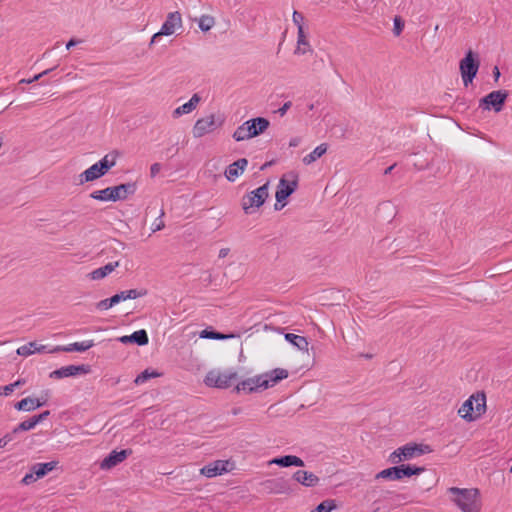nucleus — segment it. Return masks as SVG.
I'll use <instances>...</instances> for the list:
<instances>
[{"label":"nucleus","mask_w":512,"mask_h":512,"mask_svg":"<svg viewBox=\"0 0 512 512\" xmlns=\"http://www.w3.org/2000/svg\"><path fill=\"white\" fill-rule=\"evenodd\" d=\"M289 373L286 369L275 368L265 374L248 378L238 383L235 387L236 392L245 391L247 393L263 391L286 379Z\"/></svg>","instance_id":"obj_1"},{"label":"nucleus","mask_w":512,"mask_h":512,"mask_svg":"<svg viewBox=\"0 0 512 512\" xmlns=\"http://www.w3.org/2000/svg\"><path fill=\"white\" fill-rule=\"evenodd\" d=\"M448 493L452 496L451 500L462 512H479L480 501L478 499L479 490L476 488H458L450 487Z\"/></svg>","instance_id":"obj_2"},{"label":"nucleus","mask_w":512,"mask_h":512,"mask_svg":"<svg viewBox=\"0 0 512 512\" xmlns=\"http://www.w3.org/2000/svg\"><path fill=\"white\" fill-rule=\"evenodd\" d=\"M137 185L135 182L122 183L117 186L107 187L102 190L93 191L90 194L92 199L98 201H119L125 200L128 196L136 192Z\"/></svg>","instance_id":"obj_3"},{"label":"nucleus","mask_w":512,"mask_h":512,"mask_svg":"<svg viewBox=\"0 0 512 512\" xmlns=\"http://www.w3.org/2000/svg\"><path fill=\"white\" fill-rule=\"evenodd\" d=\"M270 125L264 117H256L244 122L233 133V139L237 142L244 141L262 134Z\"/></svg>","instance_id":"obj_4"},{"label":"nucleus","mask_w":512,"mask_h":512,"mask_svg":"<svg viewBox=\"0 0 512 512\" xmlns=\"http://www.w3.org/2000/svg\"><path fill=\"white\" fill-rule=\"evenodd\" d=\"M425 471L424 467H418L410 464H401L389 467L376 474V479L382 478L390 481H398L404 478H410L415 475H420Z\"/></svg>","instance_id":"obj_5"},{"label":"nucleus","mask_w":512,"mask_h":512,"mask_svg":"<svg viewBox=\"0 0 512 512\" xmlns=\"http://www.w3.org/2000/svg\"><path fill=\"white\" fill-rule=\"evenodd\" d=\"M432 452V448L427 444L408 443L399 447L389 455V462L398 464L403 460L412 459L415 456H421Z\"/></svg>","instance_id":"obj_6"},{"label":"nucleus","mask_w":512,"mask_h":512,"mask_svg":"<svg viewBox=\"0 0 512 512\" xmlns=\"http://www.w3.org/2000/svg\"><path fill=\"white\" fill-rule=\"evenodd\" d=\"M269 182H266L257 189L244 195L241 200V206L245 214H252L255 209L261 207L269 196Z\"/></svg>","instance_id":"obj_7"},{"label":"nucleus","mask_w":512,"mask_h":512,"mask_svg":"<svg viewBox=\"0 0 512 512\" xmlns=\"http://www.w3.org/2000/svg\"><path fill=\"white\" fill-rule=\"evenodd\" d=\"M479 66L480 61L478 55L472 50H468L459 63L461 77L466 87L473 82L479 70Z\"/></svg>","instance_id":"obj_8"},{"label":"nucleus","mask_w":512,"mask_h":512,"mask_svg":"<svg viewBox=\"0 0 512 512\" xmlns=\"http://www.w3.org/2000/svg\"><path fill=\"white\" fill-rule=\"evenodd\" d=\"M508 96L509 92L507 90L492 91L479 100V108L483 111L493 110L499 113L503 110Z\"/></svg>","instance_id":"obj_9"},{"label":"nucleus","mask_w":512,"mask_h":512,"mask_svg":"<svg viewBox=\"0 0 512 512\" xmlns=\"http://www.w3.org/2000/svg\"><path fill=\"white\" fill-rule=\"evenodd\" d=\"M238 379L237 372H219L217 370L209 371L205 378L204 383L209 387L226 389L232 385V382Z\"/></svg>","instance_id":"obj_10"},{"label":"nucleus","mask_w":512,"mask_h":512,"mask_svg":"<svg viewBox=\"0 0 512 512\" xmlns=\"http://www.w3.org/2000/svg\"><path fill=\"white\" fill-rule=\"evenodd\" d=\"M58 465V461H50L46 463H35L31 466L30 472L27 473L21 480V484L30 485L38 479L45 477L48 473L53 471Z\"/></svg>","instance_id":"obj_11"},{"label":"nucleus","mask_w":512,"mask_h":512,"mask_svg":"<svg viewBox=\"0 0 512 512\" xmlns=\"http://www.w3.org/2000/svg\"><path fill=\"white\" fill-rule=\"evenodd\" d=\"M181 24L182 18L178 11L169 13L165 22L162 24L160 31L152 36L149 46H152L160 36L172 35L175 32L176 27H180Z\"/></svg>","instance_id":"obj_12"},{"label":"nucleus","mask_w":512,"mask_h":512,"mask_svg":"<svg viewBox=\"0 0 512 512\" xmlns=\"http://www.w3.org/2000/svg\"><path fill=\"white\" fill-rule=\"evenodd\" d=\"M293 22L297 26V48L295 54H305L310 50V44L306 39V35L303 28L304 16L302 13L294 10Z\"/></svg>","instance_id":"obj_13"},{"label":"nucleus","mask_w":512,"mask_h":512,"mask_svg":"<svg viewBox=\"0 0 512 512\" xmlns=\"http://www.w3.org/2000/svg\"><path fill=\"white\" fill-rule=\"evenodd\" d=\"M290 175L292 177L291 181H288L285 177H282L279 181L275 194L276 201L278 203L285 201L298 188V175L294 173H291Z\"/></svg>","instance_id":"obj_14"},{"label":"nucleus","mask_w":512,"mask_h":512,"mask_svg":"<svg viewBox=\"0 0 512 512\" xmlns=\"http://www.w3.org/2000/svg\"><path fill=\"white\" fill-rule=\"evenodd\" d=\"M223 121L216 123L215 115L210 114L206 117L200 118L196 121L193 127V136L195 138H201L204 135L213 132L217 127L222 125Z\"/></svg>","instance_id":"obj_15"},{"label":"nucleus","mask_w":512,"mask_h":512,"mask_svg":"<svg viewBox=\"0 0 512 512\" xmlns=\"http://www.w3.org/2000/svg\"><path fill=\"white\" fill-rule=\"evenodd\" d=\"M90 372V366L86 364L81 365H68L52 371L49 375L52 379H62L66 377H72L81 374H88Z\"/></svg>","instance_id":"obj_16"},{"label":"nucleus","mask_w":512,"mask_h":512,"mask_svg":"<svg viewBox=\"0 0 512 512\" xmlns=\"http://www.w3.org/2000/svg\"><path fill=\"white\" fill-rule=\"evenodd\" d=\"M131 454V449H123L120 451L113 450L101 461L100 468L103 470H109L123 462Z\"/></svg>","instance_id":"obj_17"},{"label":"nucleus","mask_w":512,"mask_h":512,"mask_svg":"<svg viewBox=\"0 0 512 512\" xmlns=\"http://www.w3.org/2000/svg\"><path fill=\"white\" fill-rule=\"evenodd\" d=\"M229 464L230 463L227 460H216L213 463L205 465L201 469V474L208 478H212V477L221 475V474L229 471V468H228Z\"/></svg>","instance_id":"obj_18"},{"label":"nucleus","mask_w":512,"mask_h":512,"mask_svg":"<svg viewBox=\"0 0 512 512\" xmlns=\"http://www.w3.org/2000/svg\"><path fill=\"white\" fill-rule=\"evenodd\" d=\"M292 479L305 487H315L319 484V477L312 472L298 470L293 473Z\"/></svg>","instance_id":"obj_19"},{"label":"nucleus","mask_w":512,"mask_h":512,"mask_svg":"<svg viewBox=\"0 0 512 512\" xmlns=\"http://www.w3.org/2000/svg\"><path fill=\"white\" fill-rule=\"evenodd\" d=\"M93 346H94L93 340H85L82 342H74V343L68 344L66 346H56L53 349L49 350L48 352L49 353L72 352V351L84 352Z\"/></svg>","instance_id":"obj_20"},{"label":"nucleus","mask_w":512,"mask_h":512,"mask_svg":"<svg viewBox=\"0 0 512 512\" xmlns=\"http://www.w3.org/2000/svg\"><path fill=\"white\" fill-rule=\"evenodd\" d=\"M106 173L98 162L90 166L79 175V184L92 182L104 176Z\"/></svg>","instance_id":"obj_21"},{"label":"nucleus","mask_w":512,"mask_h":512,"mask_svg":"<svg viewBox=\"0 0 512 512\" xmlns=\"http://www.w3.org/2000/svg\"><path fill=\"white\" fill-rule=\"evenodd\" d=\"M118 341L123 344L133 343L138 346H144L148 344L149 338L146 330L141 329L133 332L131 335H124L118 338Z\"/></svg>","instance_id":"obj_22"},{"label":"nucleus","mask_w":512,"mask_h":512,"mask_svg":"<svg viewBox=\"0 0 512 512\" xmlns=\"http://www.w3.org/2000/svg\"><path fill=\"white\" fill-rule=\"evenodd\" d=\"M47 403V398L43 401L40 399L26 397L14 404V408L18 411H34L35 409L44 406Z\"/></svg>","instance_id":"obj_23"},{"label":"nucleus","mask_w":512,"mask_h":512,"mask_svg":"<svg viewBox=\"0 0 512 512\" xmlns=\"http://www.w3.org/2000/svg\"><path fill=\"white\" fill-rule=\"evenodd\" d=\"M247 165L248 160L246 158H240L230 164L225 171L227 180L231 182L235 181V179L245 170Z\"/></svg>","instance_id":"obj_24"},{"label":"nucleus","mask_w":512,"mask_h":512,"mask_svg":"<svg viewBox=\"0 0 512 512\" xmlns=\"http://www.w3.org/2000/svg\"><path fill=\"white\" fill-rule=\"evenodd\" d=\"M270 464H275L280 467H290V466H296V467H303L304 461L295 455H284L280 457L273 458L270 461Z\"/></svg>","instance_id":"obj_25"},{"label":"nucleus","mask_w":512,"mask_h":512,"mask_svg":"<svg viewBox=\"0 0 512 512\" xmlns=\"http://www.w3.org/2000/svg\"><path fill=\"white\" fill-rule=\"evenodd\" d=\"M199 101H200L199 95L194 94L188 102L184 103L183 105L177 107L174 110V112H173L174 117H179L183 114H188V113L192 112L196 108V105L199 103Z\"/></svg>","instance_id":"obj_26"},{"label":"nucleus","mask_w":512,"mask_h":512,"mask_svg":"<svg viewBox=\"0 0 512 512\" xmlns=\"http://www.w3.org/2000/svg\"><path fill=\"white\" fill-rule=\"evenodd\" d=\"M266 487L275 493H287L289 491V481L284 478H276L266 481Z\"/></svg>","instance_id":"obj_27"},{"label":"nucleus","mask_w":512,"mask_h":512,"mask_svg":"<svg viewBox=\"0 0 512 512\" xmlns=\"http://www.w3.org/2000/svg\"><path fill=\"white\" fill-rule=\"evenodd\" d=\"M474 397L471 396L469 399H467L459 408L458 414L461 418L467 420V421H473L475 420L474 416V404H473Z\"/></svg>","instance_id":"obj_28"},{"label":"nucleus","mask_w":512,"mask_h":512,"mask_svg":"<svg viewBox=\"0 0 512 512\" xmlns=\"http://www.w3.org/2000/svg\"><path fill=\"white\" fill-rule=\"evenodd\" d=\"M285 340L297 347L300 351H308V340L304 336H300L293 333H286Z\"/></svg>","instance_id":"obj_29"},{"label":"nucleus","mask_w":512,"mask_h":512,"mask_svg":"<svg viewBox=\"0 0 512 512\" xmlns=\"http://www.w3.org/2000/svg\"><path fill=\"white\" fill-rule=\"evenodd\" d=\"M119 262H110L103 267L97 268L90 273L91 279L100 280L110 274L116 267H118Z\"/></svg>","instance_id":"obj_30"},{"label":"nucleus","mask_w":512,"mask_h":512,"mask_svg":"<svg viewBox=\"0 0 512 512\" xmlns=\"http://www.w3.org/2000/svg\"><path fill=\"white\" fill-rule=\"evenodd\" d=\"M119 155V151L113 150L98 161V163L103 168L105 173H107L112 167L116 165L117 158L119 157Z\"/></svg>","instance_id":"obj_31"},{"label":"nucleus","mask_w":512,"mask_h":512,"mask_svg":"<svg viewBox=\"0 0 512 512\" xmlns=\"http://www.w3.org/2000/svg\"><path fill=\"white\" fill-rule=\"evenodd\" d=\"M46 351V346L40 345L38 346L36 342H29L23 346H20L17 349V354L20 356H29L35 352H44Z\"/></svg>","instance_id":"obj_32"},{"label":"nucleus","mask_w":512,"mask_h":512,"mask_svg":"<svg viewBox=\"0 0 512 512\" xmlns=\"http://www.w3.org/2000/svg\"><path fill=\"white\" fill-rule=\"evenodd\" d=\"M327 144L322 143L319 146H317L311 153L306 155L303 158V163L306 165H309L313 162H315L317 159H319L322 155H324L327 151Z\"/></svg>","instance_id":"obj_33"},{"label":"nucleus","mask_w":512,"mask_h":512,"mask_svg":"<svg viewBox=\"0 0 512 512\" xmlns=\"http://www.w3.org/2000/svg\"><path fill=\"white\" fill-rule=\"evenodd\" d=\"M474 397L473 401L476 402V405L474 407V416L475 419L481 416L482 413H484L486 408V397L484 393H476L472 395Z\"/></svg>","instance_id":"obj_34"},{"label":"nucleus","mask_w":512,"mask_h":512,"mask_svg":"<svg viewBox=\"0 0 512 512\" xmlns=\"http://www.w3.org/2000/svg\"><path fill=\"white\" fill-rule=\"evenodd\" d=\"M160 375L161 374L158 373L157 371L145 369L144 371H142L140 374L137 375V377L134 380V383L136 385H140V384L145 383L149 379L159 377Z\"/></svg>","instance_id":"obj_35"},{"label":"nucleus","mask_w":512,"mask_h":512,"mask_svg":"<svg viewBox=\"0 0 512 512\" xmlns=\"http://www.w3.org/2000/svg\"><path fill=\"white\" fill-rule=\"evenodd\" d=\"M215 24V20L210 15H202L199 18L198 25L201 31L207 32L209 31Z\"/></svg>","instance_id":"obj_36"},{"label":"nucleus","mask_w":512,"mask_h":512,"mask_svg":"<svg viewBox=\"0 0 512 512\" xmlns=\"http://www.w3.org/2000/svg\"><path fill=\"white\" fill-rule=\"evenodd\" d=\"M335 508L336 504L334 500H324L310 512H331Z\"/></svg>","instance_id":"obj_37"},{"label":"nucleus","mask_w":512,"mask_h":512,"mask_svg":"<svg viewBox=\"0 0 512 512\" xmlns=\"http://www.w3.org/2000/svg\"><path fill=\"white\" fill-rule=\"evenodd\" d=\"M201 338L214 339V340H223L227 339L229 336L224 335L220 332L214 330L205 329L200 333Z\"/></svg>","instance_id":"obj_38"},{"label":"nucleus","mask_w":512,"mask_h":512,"mask_svg":"<svg viewBox=\"0 0 512 512\" xmlns=\"http://www.w3.org/2000/svg\"><path fill=\"white\" fill-rule=\"evenodd\" d=\"M36 426L33 418H29L28 420H25L21 422L17 427L13 429V433H18L20 431H29L33 429Z\"/></svg>","instance_id":"obj_39"},{"label":"nucleus","mask_w":512,"mask_h":512,"mask_svg":"<svg viewBox=\"0 0 512 512\" xmlns=\"http://www.w3.org/2000/svg\"><path fill=\"white\" fill-rule=\"evenodd\" d=\"M126 299H137L146 296L148 291L146 289H130L124 291Z\"/></svg>","instance_id":"obj_40"},{"label":"nucleus","mask_w":512,"mask_h":512,"mask_svg":"<svg viewBox=\"0 0 512 512\" xmlns=\"http://www.w3.org/2000/svg\"><path fill=\"white\" fill-rule=\"evenodd\" d=\"M404 26H405V23L402 20V18L400 16H396L394 18V26H393L394 35L399 36L402 33Z\"/></svg>","instance_id":"obj_41"},{"label":"nucleus","mask_w":512,"mask_h":512,"mask_svg":"<svg viewBox=\"0 0 512 512\" xmlns=\"http://www.w3.org/2000/svg\"><path fill=\"white\" fill-rule=\"evenodd\" d=\"M114 305H115V303L112 300V298L110 297V298H106V299L99 301L96 304V308L99 310H107V309L113 307Z\"/></svg>","instance_id":"obj_42"},{"label":"nucleus","mask_w":512,"mask_h":512,"mask_svg":"<svg viewBox=\"0 0 512 512\" xmlns=\"http://www.w3.org/2000/svg\"><path fill=\"white\" fill-rule=\"evenodd\" d=\"M163 215H164V212L162 210L160 216L158 218H156V220L152 224L153 232L160 231L165 227L164 221L161 219Z\"/></svg>","instance_id":"obj_43"},{"label":"nucleus","mask_w":512,"mask_h":512,"mask_svg":"<svg viewBox=\"0 0 512 512\" xmlns=\"http://www.w3.org/2000/svg\"><path fill=\"white\" fill-rule=\"evenodd\" d=\"M49 415H50V411L46 410L38 415L32 416V418H33L35 424L37 425V424L41 423L42 421H44Z\"/></svg>","instance_id":"obj_44"},{"label":"nucleus","mask_w":512,"mask_h":512,"mask_svg":"<svg viewBox=\"0 0 512 512\" xmlns=\"http://www.w3.org/2000/svg\"><path fill=\"white\" fill-rule=\"evenodd\" d=\"M15 433L13 431L11 433H7L2 438H0V448L6 447V445L13 440V436Z\"/></svg>","instance_id":"obj_45"},{"label":"nucleus","mask_w":512,"mask_h":512,"mask_svg":"<svg viewBox=\"0 0 512 512\" xmlns=\"http://www.w3.org/2000/svg\"><path fill=\"white\" fill-rule=\"evenodd\" d=\"M15 390V387L13 386V384H8V385H5V386H2L0 387V396L1 395H9L11 394L13 391Z\"/></svg>","instance_id":"obj_46"},{"label":"nucleus","mask_w":512,"mask_h":512,"mask_svg":"<svg viewBox=\"0 0 512 512\" xmlns=\"http://www.w3.org/2000/svg\"><path fill=\"white\" fill-rule=\"evenodd\" d=\"M111 298L114 301L115 305L120 303L121 301L127 300L124 291H121V292L113 295Z\"/></svg>","instance_id":"obj_47"},{"label":"nucleus","mask_w":512,"mask_h":512,"mask_svg":"<svg viewBox=\"0 0 512 512\" xmlns=\"http://www.w3.org/2000/svg\"><path fill=\"white\" fill-rule=\"evenodd\" d=\"M292 106V102L291 101H287L283 104L282 107H280L278 110H277V113H279L281 116H284L286 114V112L290 109V107Z\"/></svg>","instance_id":"obj_48"},{"label":"nucleus","mask_w":512,"mask_h":512,"mask_svg":"<svg viewBox=\"0 0 512 512\" xmlns=\"http://www.w3.org/2000/svg\"><path fill=\"white\" fill-rule=\"evenodd\" d=\"M52 70H53V68L44 70L43 72H41V73H39V74L35 75L33 78L28 79V83H33V82H35V81L39 80V79H40V78H42L44 75H48Z\"/></svg>","instance_id":"obj_49"},{"label":"nucleus","mask_w":512,"mask_h":512,"mask_svg":"<svg viewBox=\"0 0 512 512\" xmlns=\"http://www.w3.org/2000/svg\"><path fill=\"white\" fill-rule=\"evenodd\" d=\"M161 170V164L160 163H154L150 167V174L151 177H155Z\"/></svg>","instance_id":"obj_50"},{"label":"nucleus","mask_w":512,"mask_h":512,"mask_svg":"<svg viewBox=\"0 0 512 512\" xmlns=\"http://www.w3.org/2000/svg\"><path fill=\"white\" fill-rule=\"evenodd\" d=\"M354 3L356 5V9L358 11H366V10H368V7L366 6V3L363 0H354Z\"/></svg>","instance_id":"obj_51"},{"label":"nucleus","mask_w":512,"mask_h":512,"mask_svg":"<svg viewBox=\"0 0 512 512\" xmlns=\"http://www.w3.org/2000/svg\"><path fill=\"white\" fill-rule=\"evenodd\" d=\"M82 40L81 39H75V38H71L67 43H66V48L69 50L71 49L72 47L76 46L77 44L81 43Z\"/></svg>","instance_id":"obj_52"},{"label":"nucleus","mask_w":512,"mask_h":512,"mask_svg":"<svg viewBox=\"0 0 512 512\" xmlns=\"http://www.w3.org/2000/svg\"><path fill=\"white\" fill-rule=\"evenodd\" d=\"M301 139L299 137L291 138L289 141L290 147H297L300 144Z\"/></svg>","instance_id":"obj_53"},{"label":"nucleus","mask_w":512,"mask_h":512,"mask_svg":"<svg viewBox=\"0 0 512 512\" xmlns=\"http://www.w3.org/2000/svg\"><path fill=\"white\" fill-rule=\"evenodd\" d=\"M492 73H493L494 81H495V82H497V81L499 80L500 76H501V73H500L499 68H498L497 66H495V67L493 68Z\"/></svg>","instance_id":"obj_54"},{"label":"nucleus","mask_w":512,"mask_h":512,"mask_svg":"<svg viewBox=\"0 0 512 512\" xmlns=\"http://www.w3.org/2000/svg\"><path fill=\"white\" fill-rule=\"evenodd\" d=\"M229 251H230L229 248H222V249H220V251H219V258H225L228 255Z\"/></svg>","instance_id":"obj_55"},{"label":"nucleus","mask_w":512,"mask_h":512,"mask_svg":"<svg viewBox=\"0 0 512 512\" xmlns=\"http://www.w3.org/2000/svg\"><path fill=\"white\" fill-rule=\"evenodd\" d=\"M456 104H457L458 108H460V107H462L463 109L466 108V103H465L464 98H457Z\"/></svg>","instance_id":"obj_56"},{"label":"nucleus","mask_w":512,"mask_h":512,"mask_svg":"<svg viewBox=\"0 0 512 512\" xmlns=\"http://www.w3.org/2000/svg\"><path fill=\"white\" fill-rule=\"evenodd\" d=\"M25 383H26V380H25V379H18L17 381H15V382H14V383H12V384H13V386H14L15 388H18V387H20V386L24 385Z\"/></svg>","instance_id":"obj_57"},{"label":"nucleus","mask_w":512,"mask_h":512,"mask_svg":"<svg viewBox=\"0 0 512 512\" xmlns=\"http://www.w3.org/2000/svg\"><path fill=\"white\" fill-rule=\"evenodd\" d=\"M167 152L171 153V157H173L178 153V149H174L173 147H170L167 149Z\"/></svg>","instance_id":"obj_58"},{"label":"nucleus","mask_w":512,"mask_h":512,"mask_svg":"<svg viewBox=\"0 0 512 512\" xmlns=\"http://www.w3.org/2000/svg\"><path fill=\"white\" fill-rule=\"evenodd\" d=\"M396 164H393L391 166H389L388 168L385 169L384 171V174L387 175V174H390L392 172V170L395 168Z\"/></svg>","instance_id":"obj_59"},{"label":"nucleus","mask_w":512,"mask_h":512,"mask_svg":"<svg viewBox=\"0 0 512 512\" xmlns=\"http://www.w3.org/2000/svg\"><path fill=\"white\" fill-rule=\"evenodd\" d=\"M271 165H272V162H271V161H270V162H266V163H264V164L260 167V170H262V171H263V170H265L266 168H268V167H269V166H271Z\"/></svg>","instance_id":"obj_60"},{"label":"nucleus","mask_w":512,"mask_h":512,"mask_svg":"<svg viewBox=\"0 0 512 512\" xmlns=\"http://www.w3.org/2000/svg\"><path fill=\"white\" fill-rule=\"evenodd\" d=\"M48 396H49V392H48V391H46V392L44 393V395H42L39 399H40L41 401H43L45 398H47V399H48Z\"/></svg>","instance_id":"obj_61"},{"label":"nucleus","mask_w":512,"mask_h":512,"mask_svg":"<svg viewBox=\"0 0 512 512\" xmlns=\"http://www.w3.org/2000/svg\"><path fill=\"white\" fill-rule=\"evenodd\" d=\"M283 206H284V204H282L281 206H278V204L276 203L274 208H275V210H280Z\"/></svg>","instance_id":"obj_62"},{"label":"nucleus","mask_w":512,"mask_h":512,"mask_svg":"<svg viewBox=\"0 0 512 512\" xmlns=\"http://www.w3.org/2000/svg\"><path fill=\"white\" fill-rule=\"evenodd\" d=\"M20 83H27V84H29V83H28V79H22V80L20 81Z\"/></svg>","instance_id":"obj_63"},{"label":"nucleus","mask_w":512,"mask_h":512,"mask_svg":"<svg viewBox=\"0 0 512 512\" xmlns=\"http://www.w3.org/2000/svg\"><path fill=\"white\" fill-rule=\"evenodd\" d=\"M233 414H234V415L238 414V410H237V409H234V410H233Z\"/></svg>","instance_id":"obj_64"}]
</instances>
